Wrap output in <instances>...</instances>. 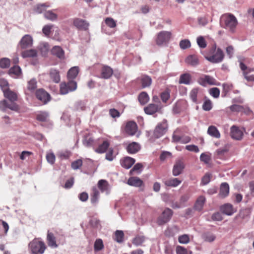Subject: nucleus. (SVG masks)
<instances>
[{"label":"nucleus","instance_id":"obj_1","mask_svg":"<svg viewBox=\"0 0 254 254\" xmlns=\"http://www.w3.org/2000/svg\"><path fill=\"white\" fill-rule=\"evenodd\" d=\"M3 95L9 102L6 100L0 101V110L4 111L6 109H9L15 112H19L20 107L18 104L15 103L18 100L17 93L9 89L4 91Z\"/></svg>","mask_w":254,"mask_h":254},{"label":"nucleus","instance_id":"obj_2","mask_svg":"<svg viewBox=\"0 0 254 254\" xmlns=\"http://www.w3.org/2000/svg\"><path fill=\"white\" fill-rule=\"evenodd\" d=\"M220 24L222 27L232 33H234L236 31L238 22L237 18L233 14L227 13L221 16Z\"/></svg>","mask_w":254,"mask_h":254},{"label":"nucleus","instance_id":"obj_3","mask_svg":"<svg viewBox=\"0 0 254 254\" xmlns=\"http://www.w3.org/2000/svg\"><path fill=\"white\" fill-rule=\"evenodd\" d=\"M28 248L31 254H43L47 246L39 238H35L29 243Z\"/></svg>","mask_w":254,"mask_h":254},{"label":"nucleus","instance_id":"obj_4","mask_svg":"<svg viewBox=\"0 0 254 254\" xmlns=\"http://www.w3.org/2000/svg\"><path fill=\"white\" fill-rule=\"evenodd\" d=\"M210 53H213L211 56H206L205 58L212 63H219L221 62L224 59V53L222 50L218 48L216 49V46L212 47L210 50Z\"/></svg>","mask_w":254,"mask_h":254},{"label":"nucleus","instance_id":"obj_5","mask_svg":"<svg viewBox=\"0 0 254 254\" xmlns=\"http://www.w3.org/2000/svg\"><path fill=\"white\" fill-rule=\"evenodd\" d=\"M60 86V94L65 95L69 92L75 91L77 88V83L74 80H68L67 82H62Z\"/></svg>","mask_w":254,"mask_h":254},{"label":"nucleus","instance_id":"obj_6","mask_svg":"<svg viewBox=\"0 0 254 254\" xmlns=\"http://www.w3.org/2000/svg\"><path fill=\"white\" fill-rule=\"evenodd\" d=\"M168 130V124L166 120L164 119L159 123L155 127L153 135L156 138H159L163 136Z\"/></svg>","mask_w":254,"mask_h":254},{"label":"nucleus","instance_id":"obj_7","mask_svg":"<svg viewBox=\"0 0 254 254\" xmlns=\"http://www.w3.org/2000/svg\"><path fill=\"white\" fill-rule=\"evenodd\" d=\"M172 33L169 31H162L158 33L156 39L157 45L162 46L167 44L170 40Z\"/></svg>","mask_w":254,"mask_h":254},{"label":"nucleus","instance_id":"obj_8","mask_svg":"<svg viewBox=\"0 0 254 254\" xmlns=\"http://www.w3.org/2000/svg\"><path fill=\"white\" fill-rule=\"evenodd\" d=\"M173 211L170 208H166L158 217L157 223L159 225H162L168 222L171 219Z\"/></svg>","mask_w":254,"mask_h":254},{"label":"nucleus","instance_id":"obj_9","mask_svg":"<svg viewBox=\"0 0 254 254\" xmlns=\"http://www.w3.org/2000/svg\"><path fill=\"white\" fill-rule=\"evenodd\" d=\"M197 82L203 86H206L207 85H219L220 84V83L217 81L214 77L208 75H203L200 77Z\"/></svg>","mask_w":254,"mask_h":254},{"label":"nucleus","instance_id":"obj_10","mask_svg":"<svg viewBox=\"0 0 254 254\" xmlns=\"http://www.w3.org/2000/svg\"><path fill=\"white\" fill-rule=\"evenodd\" d=\"M37 99L44 104H47L51 100L50 95L43 88L37 89L35 92Z\"/></svg>","mask_w":254,"mask_h":254},{"label":"nucleus","instance_id":"obj_11","mask_svg":"<svg viewBox=\"0 0 254 254\" xmlns=\"http://www.w3.org/2000/svg\"><path fill=\"white\" fill-rule=\"evenodd\" d=\"M203 95L201 90L198 87L193 88L190 93V97L192 102L199 104L201 102V98Z\"/></svg>","mask_w":254,"mask_h":254},{"label":"nucleus","instance_id":"obj_12","mask_svg":"<svg viewBox=\"0 0 254 254\" xmlns=\"http://www.w3.org/2000/svg\"><path fill=\"white\" fill-rule=\"evenodd\" d=\"M185 167V165L184 161L182 159H179L176 160L172 170L173 175L174 176H179L182 173Z\"/></svg>","mask_w":254,"mask_h":254},{"label":"nucleus","instance_id":"obj_13","mask_svg":"<svg viewBox=\"0 0 254 254\" xmlns=\"http://www.w3.org/2000/svg\"><path fill=\"white\" fill-rule=\"evenodd\" d=\"M244 135L243 131L240 128L235 126H232L230 128V136L235 140H240L243 138Z\"/></svg>","mask_w":254,"mask_h":254},{"label":"nucleus","instance_id":"obj_14","mask_svg":"<svg viewBox=\"0 0 254 254\" xmlns=\"http://www.w3.org/2000/svg\"><path fill=\"white\" fill-rule=\"evenodd\" d=\"M162 106L160 104H149L144 107V111L147 115H153L156 113H161Z\"/></svg>","mask_w":254,"mask_h":254},{"label":"nucleus","instance_id":"obj_15","mask_svg":"<svg viewBox=\"0 0 254 254\" xmlns=\"http://www.w3.org/2000/svg\"><path fill=\"white\" fill-rule=\"evenodd\" d=\"M138 129L137 125L135 122L129 121L127 123L125 127V132L130 136L134 135Z\"/></svg>","mask_w":254,"mask_h":254},{"label":"nucleus","instance_id":"obj_16","mask_svg":"<svg viewBox=\"0 0 254 254\" xmlns=\"http://www.w3.org/2000/svg\"><path fill=\"white\" fill-rule=\"evenodd\" d=\"M73 24L77 29L83 30H87L88 29L89 24L86 20L78 18H75L73 20Z\"/></svg>","mask_w":254,"mask_h":254},{"label":"nucleus","instance_id":"obj_17","mask_svg":"<svg viewBox=\"0 0 254 254\" xmlns=\"http://www.w3.org/2000/svg\"><path fill=\"white\" fill-rule=\"evenodd\" d=\"M221 212L226 215L231 216L237 211L231 203H225L220 207Z\"/></svg>","mask_w":254,"mask_h":254},{"label":"nucleus","instance_id":"obj_18","mask_svg":"<svg viewBox=\"0 0 254 254\" xmlns=\"http://www.w3.org/2000/svg\"><path fill=\"white\" fill-rule=\"evenodd\" d=\"M32 37L30 35H24L19 42V45L22 49H26L32 46Z\"/></svg>","mask_w":254,"mask_h":254},{"label":"nucleus","instance_id":"obj_19","mask_svg":"<svg viewBox=\"0 0 254 254\" xmlns=\"http://www.w3.org/2000/svg\"><path fill=\"white\" fill-rule=\"evenodd\" d=\"M101 75L100 77L104 79L110 78L113 74V69L109 66L103 65L100 68Z\"/></svg>","mask_w":254,"mask_h":254},{"label":"nucleus","instance_id":"obj_20","mask_svg":"<svg viewBox=\"0 0 254 254\" xmlns=\"http://www.w3.org/2000/svg\"><path fill=\"white\" fill-rule=\"evenodd\" d=\"M137 79L141 84V86L143 88L150 86L152 83L151 77L145 75L141 76L140 77L138 78Z\"/></svg>","mask_w":254,"mask_h":254},{"label":"nucleus","instance_id":"obj_21","mask_svg":"<svg viewBox=\"0 0 254 254\" xmlns=\"http://www.w3.org/2000/svg\"><path fill=\"white\" fill-rule=\"evenodd\" d=\"M163 183L167 187H176L182 183V181L178 178H171L164 180Z\"/></svg>","mask_w":254,"mask_h":254},{"label":"nucleus","instance_id":"obj_22","mask_svg":"<svg viewBox=\"0 0 254 254\" xmlns=\"http://www.w3.org/2000/svg\"><path fill=\"white\" fill-rule=\"evenodd\" d=\"M134 163L135 159L130 157H126L121 160L122 166L126 169L130 168Z\"/></svg>","mask_w":254,"mask_h":254},{"label":"nucleus","instance_id":"obj_23","mask_svg":"<svg viewBox=\"0 0 254 254\" xmlns=\"http://www.w3.org/2000/svg\"><path fill=\"white\" fill-rule=\"evenodd\" d=\"M47 241L48 245L49 247L56 248L58 247V245L56 243V239L54 234L49 231L47 233Z\"/></svg>","mask_w":254,"mask_h":254},{"label":"nucleus","instance_id":"obj_24","mask_svg":"<svg viewBox=\"0 0 254 254\" xmlns=\"http://www.w3.org/2000/svg\"><path fill=\"white\" fill-rule=\"evenodd\" d=\"M49 75L51 80L55 83H59L61 80L60 72L57 69H51L49 71Z\"/></svg>","mask_w":254,"mask_h":254},{"label":"nucleus","instance_id":"obj_25","mask_svg":"<svg viewBox=\"0 0 254 254\" xmlns=\"http://www.w3.org/2000/svg\"><path fill=\"white\" fill-rule=\"evenodd\" d=\"M127 184L129 186L139 187L143 185V181L136 177H131L127 180Z\"/></svg>","mask_w":254,"mask_h":254},{"label":"nucleus","instance_id":"obj_26","mask_svg":"<svg viewBox=\"0 0 254 254\" xmlns=\"http://www.w3.org/2000/svg\"><path fill=\"white\" fill-rule=\"evenodd\" d=\"M229 193V186L227 183H223L221 185L219 195L221 198H225Z\"/></svg>","mask_w":254,"mask_h":254},{"label":"nucleus","instance_id":"obj_27","mask_svg":"<svg viewBox=\"0 0 254 254\" xmlns=\"http://www.w3.org/2000/svg\"><path fill=\"white\" fill-rule=\"evenodd\" d=\"M51 53L53 55L60 59H64V51L60 46H54L51 50Z\"/></svg>","mask_w":254,"mask_h":254},{"label":"nucleus","instance_id":"obj_28","mask_svg":"<svg viewBox=\"0 0 254 254\" xmlns=\"http://www.w3.org/2000/svg\"><path fill=\"white\" fill-rule=\"evenodd\" d=\"M140 149V146L139 143L136 142H132L129 143L127 147V150L130 154H134Z\"/></svg>","mask_w":254,"mask_h":254},{"label":"nucleus","instance_id":"obj_29","mask_svg":"<svg viewBox=\"0 0 254 254\" xmlns=\"http://www.w3.org/2000/svg\"><path fill=\"white\" fill-rule=\"evenodd\" d=\"M185 62L188 64L194 66L198 64L199 60L197 56L195 55H190L186 58Z\"/></svg>","mask_w":254,"mask_h":254},{"label":"nucleus","instance_id":"obj_30","mask_svg":"<svg viewBox=\"0 0 254 254\" xmlns=\"http://www.w3.org/2000/svg\"><path fill=\"white\" fill-rule=\"evenodd\" d=\"M191 82V76L189 73H185L181 74L180 76L179 83L180 84H184L189 85Z\"/></svg>","mask_w":254,"mask_h":254},{"label":"nucleus","instance_id":"obj_31","mask_svg":"<svg viewBox=\"0 0 254 254\" xmlns=\"http://www.w3.org/2000/svg\"><path fill=\"white\" fill-rule=\"evenodd\" d=\"M205 201L206 199L204 196L201 195L199 196L195 203L194 209L199 211H201L203 208Z\"/></svg>","mask_w":254,"mask_h":254},{"label":"nucleus","instance_id":"obj_32","mask_svg":"<svg viewBox=\"0 0 254 254\" xmlns=\"http://www.w3.org/2000/svg\"><path fill=\"white\" fill-rule=\"evenodd\" d=\"M79 69L78 67L74 66L71 67L68 71L67 77L68 80H73L78 74Z\"/></svg>","mask_w":254,"mask_h":254},{"label":"nucleus","instance_id":"obj_33","mask_svg":"<svg viewBox=\"0 0 254 254\" xmlns=\"http://www.w3.org/2000/svg\"><path fill=\"white\" fill-rule=\"evenodd\" d=\"M110 146V142L108 140H105L102 144L96 148L95 151L98 153H103L105 152Z\"/></svg>","mask_w":254,"mask_h":254},{"label":"nucleus","instance_id":"obj_34","mask_svg":"<svg viewBox=\"0 0 254 254\" xmlns=\"http://www.w3.org/2000/svg\"><path fill=\"white\" fill-rule=\"evenodd\" d=\"M37 82L35 79H32L28 82L27 89L30 93H32L36 92V89L37 87Z\"/></svg>","mask_w":254,"mask_h":254},{"label":"nucleus","instance_id":"obj_35","mask_svg":"<svg viewBox=\"0 0 254 254\" xmlns=\"http://www.w3.org/2000/svg\"><path fill=\"white\" fill-rule=\"evenodd\" d=\"M91 201L93 204H95L98 202L99 197V191L96 187H94L92 189V192L91 194Z\"/></svg>","mask_w":254,"mask_h":254},{"label":"nucleus","instance_id":"obj_36","mask_svg":"<svg viewBox=\"0 0 254 254\" xmlns=\"http://www.w3.org/2000/svg\"><path fill=\"white\" fill-rule=\"evenodd\" d=\"M207 133L211 136L219 138L220 137V133L216 127L214 126H210L207 130Z\"/></svg>","mask_w":254,"mask_h":254},{"label":"nucleus","instance_id":"obj_37","mask_svg":"<svg viewBox=\"0 0 254 254\" xmlns=\"http://www.w3.org/2000/svg\"><path fill=\"white\" fill-rule=\"evenodd\" d=\"M138 99L140 104L143 105L149 101V97L146 92H142L138 95Z\"/></svg>","mask_w":254,"mask_h":254},{"label":"nucleus","instance_id":"obj_38","mask_svg":"<svg viewBox=\"0 0 254 254\" xmlns=\"http://www.w3.org/2000/svg\"><path fill=\"white\" fill-rule=\"evenodd\" d=\"M8 73L11 76H19L21 74V70L19 66L14 65L9 69Z\"/></svg>","mask_w":254,"mask_h":254},{"label":"nucleus","instance_id":"obj_39","mask_svg":"<svg viewBox=\"0 0 254 254\" xmlns=\"http://www.w3.org/2000/svg\"><path fill=\"white\" fill-rule=\"evenodd\" d=\"M37 51L33 49L25 50L21 53V56L24 58L35 57L37 56Z\"/></svg>","mask_w":254,"mask_h":254},{"label":"nucleus","instance_id":"obj_40","mask_svg":"<svg viewBox=\"0 0 254 254\" xmlns=\"http://www.w3.org/2000/svg\"><path fill=\"white\" fill-rule=\"evenodd\" d=\"M49 115L46 112H40L36 115V120L40 122H45L47 121Z\"/></svg>","mask_w":254,"mask_h":254},{"label":"nucleus","instance_id":"obj_41","mask_svg":"<svg viewBox=\"0 0 254 254\" xmlns=\"http://www.w3.org/2000/svg\"><path fill=\"white\" fill-rule=\"evenodd\" d=\"M124 233L123 231L117 230L115 232L114 240L119 243H122L124 241Z\"/></svg>","mask_w":254,"mask_h":254},{"label":"nucleus","instance_id":"obj_42","mask_svg":"<svg viewBox=\"0 0 254 254\" xmlns=\"http://www.w3.org/2000/svg\"><path fill=\"white\" fill-rule=\"evenodd\" d=\"M45 17L51 21H55L57 19L58 15L52 11L49 10L44 13Z\"/></svg>","mask_w":254,"mask_h":254},{"label":"nucleus","instance_id":"obj_43","mask_svg":"<svg viewBox=\"0 0 254 254\" xmlns=\"http://www.w3.org/2000/svg\"><path fill=\"white\" fill-rule=\"evenodd\" d=\"M170 97V91L166 89L160 94V98L163 103H166Z\"/></svg>","mask_w":254,"mask_h":254},{"label":"nucleus","instance_id":"obj_44","mask_svg":"<svg viewBox=\"0 0 254 254\" xmlns=\"http://www.w3.org/2000/svg\"><path fill=\"white\" fill-rule=\"evenodd\" d=\"M108 186V182L105 180H100L98 183V187L102 192L107 190Z\"/></svg>","mask_w":254,"mask_h":254},{"label":"nucleus","instance_id":"obj_45","mask_svg":"<svg viewBox=\"0 0 254 254\" xmlns=\"http://www.w3.org/2000/svg\"><path fill=\"white\" fill-rule=\"evenodd\" d=\"M145 240V237L143 236H136L132 241L133 245L135 246H140L144 242Z\"/></svg>","mask_w":254,"mask_h":254},{"label":"nucleus","instance_id":"obj_46","mask_svg":"<svg viewBox=\"0 0 254 254\" xmlns=\"http://www.w3.org/2000/svg\"><path fill=\"white\" fill-rule=\"evenodd\" d=\"M10 61L9 59L3 58L0 60V67L1 68H6L9 67Z\"/></svg>","mask_w":254,"mask_h":254},{"label":"nucleus","instance_id":"obj_47","mask_svg":"<svg viewBox=\"0 0 254 254\" xmlns=\"http://www.w3.org/2000/svg\"><path fill=\"white\" fill-rule=\"evenodd\" d=\"M103 248H104V245H103V241L100 239H97L95 241L94 245V248L95 251L98 252V251H101V250H102L103 249Z\"/></svg>","mask_w":254,"mask_h":254},{"label":"nucleus","instance_id":"obj_48","mask_svg":"<svg viewBox=\"0 0 254 254\" xmlns=\"http://www.w3.org/2000/svg\"><path fill=\"white\" fill-rule=\"evenodd\" d=\"M203 239L205 241L211 243L215 240L216 236L212 233H207L203 235Z\"/></svg>","mask_w":254,"mask_h":254},{"label":"nucleus","instance_id":"obj_49","mask_svg":"<svg viewBox=\"0 0 254 254\" xmlns=\"http://www.w3.org/2000/svg\"><path fill=\"white\" fill-rule=\"evenodd\" d=\"M233 88V85L231 83H226L223 84V93L224 94V96L231 90Z\"/></svg>","mask_w":254,"mask_h":254},{"label":"nucleus","instance_id":"obj_50","mask_svg":"<svg viewBox=\"0 0 254 254\" xmlns=\"http://www.w3.org/2000/svg\"><path fill=\"white\" fill-rule=\"evenodd\" d=\"M83 164V161L81 159H77L71 164V167L73 170H77L79 169Z\"/></svg>","mask_w":254,"mask_h":254},{"label":"nucleus","instance_id":"obj_51","mask_svg":"<svg viewBox=\"0 0 254 254\" xmlns=\"http://www.w3.org/2000/svg\"><path fill=\"white\" fill-rule=\"evenodd\" d=\"M8 86L9 84L6 80H5L4 78L0 79V87L3 93L4 91H6L9 89L8 88Z\"/></svg>","mask_w":254,"mask_h":254},{"label":"nucleus","instance_id":"obj_52","mask_svg":"<svg viewBox=\"0 0 254 254\" xmlns=\"http://www.w3.org/2000/svg\"><path fill=\"white\" fill-rule=\"evenodd\" d=\"M179 45L182 49H186L190 47L191 44L189 40L184 39L180 42Z\"/></svg>","mask_w":254,"mask_h":254},{"label":"nucleus","instance_id":"obj_53","mask_svg":"<svg viewBox=\"0 0 254 254\" xmlns=\"http://www.w3.org/2000/svg\"><path fill=\"white\" fill-rule=\"evenodd\" d=\"M143 167V165L141 163L136 164L132 169L130 170L129 174L130 175H133L134 172H136L138 173L140 172L141 169Z\"/></svg>","mask_w":254,"mask_h":254},{"label":"nucleus","instance_id":"obj_54","mask_svg":"<svg viewBox=\"0 0 254 254\" xmlns=\"http://www.w3.org/2000/svg\"><path fill=\"white\" fill-rule=\"evenodd\" d=\"M53 25H46L42 29V31L46 36H49L51 33V29L53 28Z\"/></svg>","mask_w":254,"mask_h":254},{"label":"nucleus","instance_id":"obj_55","mask_svg":"<svg viewBox=\"0 0 254 254\" xmlns=\"http://www.w3.org/2000/svg\"><path fill=\"white\" fill-rule=\"evenodd\" d=\"M197 43L201 48H205L207 46L206 42L202 36H199L197 38Z\"/></svg>","mask_w":254,"mask_h":254},{"label":"nucleus","instance_id":"obj_56","mask_svg":"<svg viewBox=\"0 0 254 254\" xmlns=\"http://www.w3.org/2000/svg\"><path fill=\"white\" fill-rule=\"evenodd\" d=\"M105 23L110 28H115L116 26V21L111 17L106 18L105 20Z\"/></svg>","mask_w":254,"mask_h":254},{"label":"nucleus","instance_id":"obj_57","mask_svg":"<svg viewBox=\"0 0 254 254\" xmlns=\"http://www.w3.org/2000/svg\"><path fill=\"white\" fill-rule=\"evenodd\" d=\"M212 108V103L210 100H206L202 105V109L206 111H210Z\"/></svg>","mask_w":254,"mask_h":254},{"label":"nucleus","instance_id":"obj_58","mask_svg":"<svg viewBox=\"0 0 254 254\" xmlns=\"http://www.w3.org/2000/svg\"><path fill=\"white\" fill-rule=\"evenodd\" d=\"M210 94L214 98H218L220 95V90L216 87H213L209 90Z\"/></svg>","mask_w":254,"mask_h":254},{"label":"nucleus","instance_id":"obj_59","mask_svg":"<svg viewBox=\"0 0 254 254\" xmlns=\"http://www.w3.org/2000/svg\"><path fill=\"white\" fill-rule=\"evenodd\" d=\"M46 5L45 4H38L34 9V11L36 13H41L46 9Z\"/></svg>","mask_w":254,"mask_h":254},{"label":"nucleus","instance_id":"obj_60","mask_svg":"<svg viewBox=\"0 0 254 254\" xmlns=\"http://www.w3.org/2000/svg\"><path fill=\"white\" fill-rule=\"evenodd\" d=\"M178 241L181 244H187L190 242V238L187 235H183L179 237Z\"/></svg>","mask_w":254,"mask_h":254},{"label":"nucleus","instance_id":"obj_61","mask_svg":"<svg viewBox=\"0 0 254 254\" xmlns=\"http://www.w3.org/2000/svg\"><path fill=\"white\" fill-rule=\"evenodd\" d=\"M55 155L53 153H49L46 155L47 161L51 164H54L55 162Z\"/></svg>","mask_w":254,"mask_h":254},{"label":"nucleus","instance_id":"obj_62","mask_svg":"<svg viewBox=\"0 0 254 254\" xmlns=\"http://www.w3.org/2000/svg\"><path fill=\"white\" fill-rule=\"evenodd\" d=\"M200 159L205 164H208L210 161V156L205 153H202L200 156Z\"/></svg>","mask_w":254,"mask_h":254},{"label":"nucleus","instance_id":"obj_63","mask_svg":"<svg viewBox=\"0 0 254 254\" xmlns=\"http://www.w3.org/2000/svg\"><path fill=\"white\" fill-rule=\"evenodd\" d=\"M211 219L213 221H220L223 220V217L220 212H217L212 214Z\"/></svg>","mask_w":254,"mask_h":254},{"label":"nucleus","instance_id":"obj_64","mask_svg":"<svg viewBox=\"0 0 254 254\" xmlns=\"http://www.w3.org/2000/svg\"><path fill=\"white\" fill-rule=\"evenodd\" d=\"M176 254H188L187 250L184 247L180 246H178L176 247Z\"/></svg>","mask_w":254,"mask_h":254}]
</instances>
